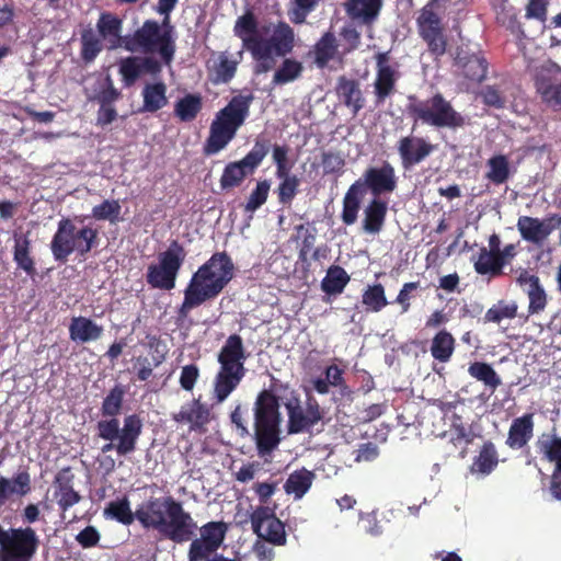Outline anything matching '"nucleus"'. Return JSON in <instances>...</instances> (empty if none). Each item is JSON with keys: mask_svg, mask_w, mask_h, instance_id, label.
Segmentation results:
<instances>
[{"mask_svg": "<svg viewBox=\"0 0 561 561\" xmlns=\"http://www.w3.org/2000/svg\"><path fill=\"white\" fill-rule=\"evenodd\" d=\"M103 334V327L85 317L72 318L69 325L70 339L75 342L87 343L99 340Z\"/></svg>", "mask_w": 561, "mask_h": 561, "instance_id": "33", "label": "nucleus"}, {"mask_svg": "<svg viewBox=\"0 0 561 561\" xmlns=\"http://www.w3.org/2000/svg\"><path fill=\"white\" fill-rule=\"evenodd\" d=\"M334 92L339 102L347 107L353 116L365 107L366 99L357 79L340 76L336 79Z\"/></svg>", "mask_w": 561, "mask_h": 561, "instance_id": "22", "label": "nucleus"}, {"mask_svg": "<svg viewBox=\"0 0 561 561\" xmlns=\"http://www.w3.org/2000/svg\"><path fill=\"white\" fill-rule=\"evenodd\" d=\"M276 178L280 180L276 190L278 203L289 206L299 191L300 180L296 174H291L290 171L276 175Z\"/></svg>", "mask_w": 561, "mask_h": 561, "instance_id": "47", "label": "nucleus"}, {"mask_svg": "<svg viewBox=\"0 0 561 561\" xmlns=\"http://www.w3.org/2000/svg\"><path fill=\"white\" fill-rule=\"evenodd\" d=\"M400 73L396 68L377 69L374 81V94L377 105L383 104L385 101L397 92V81Z\"/></svg>", "mask_w": 561, "mask_h": 561, "instance_id": "28", "label": "nucleus"}, {"mask_svg": "<svg viewBox=\"0 0 561 561\" xmlns=\"http://www.w3.org/2000/svg\"><path fill=\"white\" fill-rule=\"evenodd\" d=\"M528 299V312L530 314H537L545 310L547 306V294L540 283H536L533 288L525 289Z\"/></svg>", "mask_w": 561, "mask_h": 561, "instance_id": "59", "label": "nucleus"}, {"mask_svg": "<svg viewBox=\"0 0 561 561\" xmlns=\"http://www.w3.org/2000/svg\"><path fill=\"white\" fill-rule=\"evenodd\" d=\"M271 149V140L257 137L252 149L239 161L226 164L219 180L222 191L240 186L260 167Z\"/></svg>", "mask_w": 561, "mask_h": 561, "instance_id": "14", "label": "nucleus"}, {"mask_svg": "<svg viewBox=\"0 0 561 561\" xmlns=\"http://www.w3.org/2000/svg\"><path fill=\"white\" fill-rule=\"evenodd\" d=\"M296 230L302 237L299 259L306 261L307 254L313 249L316 242V229H309L305 225H299L296 227Z\"/></svg>", "mask_w": 561, "mask_h": 561, "instance_id": "63", "label": "nucleus"}, {"mask_svg": "<svg viewBox=\"0 0 561 561\" xmlns=\"http://www.w3.org/2000/svg\"><path fill=\"white\" fill-rule=\"evenodd\" d=\"M185 256L183 245L178 240H173L169 248L159 254V263L148 266L146 274L148 285L156 289H173Z\"/></svg>", "mask_w": 561, "mask_h": 561, "instance_id": "12", "label": "nucleus"}, {"mask_svg": "<svg viewBox=\"0 0 561 561\" xmlns=\"http://www.w3.org/2000/svg\"><path fill=\"white\" fill-rule=\"evenodd\" d=\"M548 0H528L525 8V18L545 23L548 16Z\"/></svg>", "mask_w": 561, "mask_h": 561, "instance_id": "62", "label": "nucleus"}, {"mask_svg": "<svg viewBox=\"0 0 561 561\" xmlns=\"http://www.w3.org/2000/svg\"><path fill=\"white\" fill-rule=\"evenodd\" d=\"M351 277L340 265H331L321 280V289L327 295L336 296L343 293Z\"/></svg>", "mask_w": 561, "mask_h": 561, "instance_id": "40", "label": "nucleus"}, {"mask_svg": "<svg viewBox=\"0 0 561 561\" xmlns=\"http://www.w3.org/2000/svg\"><path fill=\"white\" fill-rule=\"evenodd\" d=\"M383 5V0H346V11L353 18H360L366 23L377 19Z\"/></svg>", "mask_w": 561, "mask_h": 561, "instance_id": "39", "label": "nucleus"}, {"mask_svg": "<svg viewBox=\"0 0 561 561\" xmlns=\"http://www.w3.org/2000/svg\"><path fill=\"white\" fill-rule=\"evenodd\" d=\"M234 276V264L227 252H215L195 273L184 289V299L178 308L179 320L191 310L217 298Z\"/></svg>", "mask_w": 561, "mask_h": 561, "instance_id": "2", "label": "nucleus"}, {"mask_svg": "<svg viewBox=\"0 0 561 561\" xmlns=\"http://www.w3.org/2000/svg\"><path fill=\"white\" fill-rule=\"evenodd\" d=\"M365 194L370 191L374 198H380L382 194H390L397 188V175L393 165L385 161L380 167H369L363 176L353 183Z\"/></svg>", "mask_w": 561, "mask_h": 561, "instance_id": "18", "label": "nucleus"}, {"mask_svg": "<svg viewBox=\"0 0 561 561\" xmlns=\"http://www.w3.org/2000/svg\"><path fill=\"white\" fill-rule=\"evenodd\" d=\"M41 539L34 528L9 527L0 524V561H32Z\"/></svg>", "mask_w": 561, "mask_h": 561, "instance_id": "11", "label": "nucleus"}, {"mask_svg": "<svg viewBox=\"0 0 561 561\" xmlns=\"http://www.w3.org/2000/svg\"><path fill=\"white\" fill-rule=\"evenodd\" d=\"M363 196L364 194L358 190V186L354 184L345 193L341 218L346 226L356 222Z\"/></svg>", "mask_w": 561, "mask_h": 561, "instance_id": "43", "label": "nucleus"}, {"mask_svg": "<svg viewBox=\"0 0 561 561\" xmlns=\"http://www.w3.org/2000/svg\"><path fill=\"white\" fill-rule=\"evenodd\" d=\"M80 43L82 61L87 65L93 62L103 48L100 36L96 35L93 28L88 27L81 32Z\"/></svg>", "mask_w": 561, "mask_h": 561, "instance_id": "46", "label": "nucleus"}, {"mask_svg": "<svg viewBox=\"0 0 561 561\" xmlns=\"http://www.w3.org/2000/svg\"><path fill=\"white\" fill-rule=\"evenodd\" d=\"M434 149L435 147L426 139L412 135L403 136L397 142V151L404 170H411L423 162Z\"/></svg>", "mask_w": 561, "mask_h": 561, "instance_id": "20", "label": "nucleus"}, {"mask_svg": "<svg viewBox=\"0 0 561 561\" xmlns=\"http://www.w3.org/2000/svg\"><path fill=\"white\" fill-rule=\"evenodd\" d=\"M99 241V231L90 226L77 228L70 218H61L50 242V251L57 262L66 263L77 252L85 256Z\"/></svg>", "mask_w": 561, "mask_h": 561, "instance_id": "10", "label": "nucleus"}, {"mask_svg": "<svg viewBox=\"0 0 561 561\" xmlns=\"http://www.w3.org/2000/svg\"><path fill=\"white\" fill-rule=\"evenodd\" d=\"M455 65L469 83L479 84L486 78L489 62L481 53L469 54L460 50L455 58Z\"/></svg>", "mask_w": 561, "mask_h": 561, "instance_id": "23", "label": "nucleus"}, {"mask_svg": "<svg viewBox=\"0 0 561 561\" xmlns=\"http://www.w3.org/2000/svg\"><path fill=\"white\" fill-rule=\"evenodd\" d=\"M468 374L476 380L482 382L493 393L502 380L494 368L485 362H473L468 367Z\"/></svg>", "mask_w": 561, "mask_h": 561, "instance_id": "42", "label": "nucleus"}, {"mask_svg": "<svg viewBox=\"0 0 561 561\" xmlns=\"http://www.w3.org/2000/svg\"><path fill=\"white\" fill-rule=\"evenodd\" d=\"M440 0H430L419 12L416 27L419 36L426 44L427 51L434 59H439L447 51L448 38L442 18L435 12Z\"/></svg>", "mask_w": 561, "mask_h": 561, "instance_id": "13", "label": "nucleus"}, {"mask_svg": "<svg viewBox=\"0 0 561 561\" xmlns=\"http://www.w3.org/2000/svg\"><path fill=\"white\" fill-rule=\"evenodd\" d=\"M278 396L259 392L253 407L254 438L260 455L270 454L279 444L280 403Z\"/></svg>", "mask_w": 561, "mask_h": 561, "instance_id": "7", "label": "nucleus"}, {"mask_svg": "<svg viewBox=\"0 0 561 561\" xmlns=\"http://www.w3.org/2000/svg\"><path fill=\"white\" fill-rule=\"evenodd\" d=\"M285 408L288 415V434L310 433L324 417L323 409L311 394L306 397L305 407L300 404L298 397H294L285 403Z\"/></svg>", "mask_w": 561, "mask_h": 561, "instance_id": "15", "label": "nucleus"}, {"mask_svg": "<svg viewBox=\"0 0 561 561\" xmlns=\"http://www.w3.org/2000/svg\"><path fill=\"white\" fill-rule=\"evenodd\" d=\"M96 27L100 36L107 41L112 48H124V36L121 35L123 28L122 19L114 13L103 12L98 20Z\"/></svg>", "mask_w": 561, "mask_h": 561, "instance_id": "30", "label": "nucleus"}, {"mask_svg": "<svg viewBox=\"0 0 561 561\" xmlns=\"http://www.w3.org/2000/svg\"><path fill=\"white\" fill-rule=\"evenodd\" d=\"M31 476L26 469L16 472L12 479L1 477L0 504H4L13 494L25 496L31 492Z\"/></svg>", "mask_w": 561, "mask_h": 561, "instance_id": "31", "label": "nucleus"}, {"mask_svg": "<svg viewBox=\"0 0 561 561\" xmlns=\"http://www.w3.org/2000/svg\"><path fill=\"white\" fill-rule=\"evenodd\" d=\"M387 211V202L381 198H373L364 209V231L371 234L379 233L383 228Z\"/></svg>", "mask_w": 561, "mask_h": 561, "instance_id": "32", "label": "nucleus"}, {"mask_svg": "<svg viewBox=\"0 0 561 561\" xmlns=\"http://www.w3.org/2000/svg\"><path fill=\"white\" fill-rule=\"evenodd\" d=\"M539 451L543 454L548 461L556 463L554 468H560L561 437L552 435L548 439L539 440Z\"/></svg>", "mask_w": 561, "mask_h": 561, "instance_id": "57", "label": "nucleus"}, {"mask_svg": "<svg viewBox=\"0 0 561 561\" xmlns=\"http://www.w3.org/2000/svg\"><path fill=\"white\" fill-rule=\"evenodd\" d=\"M536 89L542 101L554 111H561V69L542 71L536 79Z\"/></svg>", "mask_w": 561, "mask_h": 561, "instance_id": "24", "label": "nucleus"}, {"mask_svg": "<svg viewBox=\"0 0 561 561\" xmlns=\"http://www.w3.org/2000/svg\"><path fill=\"white\" fill-rule=\"evenodd\" d=\"M253 101L252 92L240 93L232 96L228 104L216 113L203 148L206 156L218 153L236 137L250 114Z\"/></svg>", "mask_w": 561, "mask_h": 561, "instance_id": "5", "label": "nucleus"}, {"mask_svg": "<svg viewBox=\"0 0 561 561\" xmlns=\"http://www.w3.org/2000/svg\"><path fill=\"white\" fill-rule=\"evenodd\" d=\"M304 71L302 62L285 58L273 76V83L286 84L298 79Z\"/></svg>", "mask_w": 561, "mask_h": 561, "instance_id": "51", "label": "nucleus"}, {"mask_svg": "<svg viewBox=\"0 0 561 561\" xmlns=\"http://www.w3.org/2000/svg\"><path fill=\"white\" fill-rule=\"evenodd\" d=\"M142 420L134 413L118 419H102L95 425L96 435L106 443L102 446L103 454L114 450L118 456L125 457L136 451L138 440L142 434Z\"/></svg>", "mask_w": 561, "mask_h": 561, "instance_id": "8", "label": "nucleus"}, {"mask_svg": "<svg viewBox=\"0 0 561 561\" xmlns=\"http://www.w3.org/2000/svg\"><path fill=\"white\" fill-rule=\"evenodd\" d=\"M450 433H451L450 442L455 446H458L461 443L469 445L474 440V437H476L471 427L466 426L462 423V417L458 414L453 415Z\"/></svg>", "mask_w": 561, "mask_h": 561, "instance_id": "56", "label": "nucleus"}, {"mask_svg": "<svg viewBox=\"0 0 561 561\" xmlns=\"http://www.w3.org/2000/svg\"><path fill=\"white\" fill-rule=\"evenodd\" d=\"M153 19L146 20L133 34L124 36V49L130 53L154 54L170 66L176 51V32L171 22L165 25Z\"/></svg>", "mask_w": 561, "mask_h": 561, "instance_id": "6", "label": "nucleus"}, {"mask_svg": "<svg viewBox=\"0 0 561 561\" xmlns=\"http://www.w3.org/2000/svg\"><path fill=\"white\" fill-rule=\"evenodd\" d=\"M270 188L271 182L268 180L259 181L248 197L244 210L248 213H254L264 205L267 201Z\"/></svg>", "mask_w": 561, "mask_h": 561, "instance_id": "55", "label": "nucleus"}, {"mask_svg": "<svg viewBox=\"0 0 561 561\" xmlns=\"http://www.w3.org/2000/svg\"><path fill=\"white\" fill-rule=\"evenodd\" d=\"M362 304L367 312H379L389 302L382 284L368 285L362 295Z\"/></svg>", "mask_w": 561, "mask_h": 561, "instance_id": "49", "label": "nucleus"}, {"mask_svg": "<svg viewBox=\"0 0 561 561\" xmlns=\"http://www.w3.org/2000/svg\"><path fill=\"white\" fill-rule=\"evenodd\" d=\"M517 229L522 238L534 244H541V219L530 216H520L517 220Z\"/></svg>", "mask_w": 561, "mask_h": 561, "instance_id": "50", "label": "nucleus"}, {"mask_svg": "<svg viewBox=\"0 0 561 561\" xmlns=\"http://www.w3.org/2000/svg\"><path fill=\"white\" fill-rule=\"evenodd\" d=\"M253 533L264 541L284 546L286 543V531L283 522L275 515V506L260 505L250 515Z\"/></svg>", "mask_w": 561, "mask_h": 561, "instance_id": "17", "label": "nucleus"}, {"mask_svg": "<svg viewBox=\"0 0 561 561\" xmlns=\"http://www.w3.org/2000/svg\"><path fill=\"white\" fill-rule=\"evenodd\" d=\"M199 377V368L195 364L182 367L180 375V385L186 391H192Z\"/></svg>", "mask_w": 561, "mask_h": 561, "instance_id": "64", "label": "nucleus"}, {"mask_svg": "<svg viewBox=\"0 0 561 561\" xmlns=\"http://www.w3.org/2000/svg\"><path fill=\"white\" fill-rule=\"evenodd\" d=\"M125 397V389L122 385H115L103 399L101 415L103 419H118Z\"/></svg>", "mask_w": 561, "mask_h": 561, "instance_id": "48", "label": "nucleus"}, {"mask_svg": "<svg viewBox=\"0 0 561 561\" xmlns=\"http://www.w3.org/2000/svg\"><path fill=\"white\" fill-rule=\"evenodd\" d=\"M337 41L332 32H325L314 45V64L325 68L337 54Z\"/></svg>", "mask_w": 561, "mask_h": 561, "instance_id": "41", "label": "nucleus"}, {"mask_svg": "<svg viewBox=\"0 0 561 561\" xmlns=\"http://www.w3.org/2000/svg\"><path fill=\"white\" fill-rule=\"evenodd\" d=\"M534 414L525 413L513 420L505 444L512 449L525 447L534 436Z\"/></svg>", "mask_w": 561, "mask_h": 561, "instance_id": "27", "label": "nucleus"}, {"mask_svg": "<svg viewBox=\"0 0 561 561\" xmlns=\"http://www.w3.org/2000/svg\"><path fill=\"white\" fill-rule=\"evenodd\" d=\"M499 463V454L495 445L491 440L483 443L479 455L474 457L470 471L472 473L490 474Z\"/></svg>", "mask_w": 561, "mask_h": 561, "instance_id": "37", "label": "nucleus"}, {"mask_svg": "<svg viewBox=\"0 0 561 561\" xmlns=\"http://www.w3.org/2000/svg\"><path fill=\"white\" fill-rule=\"evenodd\" d=\"M456 340L446 329L439 330L431 341V355L439 363H448L455 352Z\"/></svg>", "mask_w": 561, "mask_h": 561, "instance_id": "35", "label": "nucleus"}, {"mask_svg": "<svg viewBox=\"0 0 561 561\" xmlns=\"http://www.w3.org/2000/svg\"><path fill=\"white\" fill-rule=\"evenodd\" d=\"M167 84L163 81L146 83L141 91L140 113H156L168 104Z\"/></svg>", "mask_w": 561, "mask_h": 561, "instance_id": "29", "label": "nucleus"}, {"mask_svg": "<svg viewBox=\"0 0 561 561\" xmlns=\"http://www.w3.org/2000/svg\"><path fill=\"white\" fill-rule=\"evenodd\" d=\"M73 479L70 467L62 468L55 477V496L61 512L68 511L81 501V495L73 489Z\"/></svg>", "mask_w": 561, "mask_h": 561, "instance_id": "26", "label": "nucleus"}, {"mask_svg": "<svg viewBox=\"0 0 561 561\" xmlns=\"http://www.w3.org/2000/svg\"><path fill=\"white\" fill-rule=\"evenodd\" d=\"M517 304L499 300L495 305L488 309L484 314V322L500 323L504 319H514L517 316Z\"/></svg>", "mask_w": 561, "mask_h": 561, "instance_id": "53", "label": "nucleus"}, {"mask_svg": "<svg viewBox=\"0 0 561 561\" xmlns=\"http://www.w3.org/2000/svg\"><path fill=\"white\" fill-rule=\"evenodd\" d=\"M122 98V92L114 87L111 76H106L101 90L94 95L93 100L99 105L114 106V103Z\"/></svg>", "mask_w": 561, "mask_h": 561, "instance_id": "58", "label": "nucleus"}, {"mask_svg": "<svg viewBox=\"0 0 561 561\" xmlns=\"http://www.w3.org/2000/svg\"><path fill=\"white\" fill-rule=\"evenodd\" d=\"M151 505V496L142 502L135 512L130 508V502L127 496H123L122 499L111 501L104 508V516L106 518H112L123 525L129 526L134 523L135 519L139 522L141 525V516L146 515V511L149 510Z\"/></svg>", "mask_w": 561, "mask_h": 561, "instance_id": "25", "label": "nucleus"}, {"mask_svg": "<svg viewBox=\"0 0 561 561\" xmlns=\"http://www.w3.org/2000/svg\"><path fill=\"white\" fill-rule=\"evenodd\" d=\"M238 64L239 61L230 59L227 53H221L218 58V64L214 67L211 81L215 84L230 82L236 76Z\"/></svg>", "mask_w": 561, "mask_h": 561, "instance_id": "52", "label": "nucleus"}, {"mask_svg": "<svg viewBox=\"0 0 561 561\" xmlns=\"http://www.w3.org/2000/svg\"><path fill=\"white\" fill-rule=\"evenodd\" d=\"M408 101L407 112L414 124L421 122L437 129H458L466 125L465 116L440 92L423 101L410 95Z\"/></svg>", "mask_w": 561, "mask_h": 561, "instance_id": "9", "label": "nucleus"}, {"mask_svg": "<svg viewBox=\"0 0 561 561\" xmlns=\"http://www.w3.org/2000/svg\"><path fill=\"white\" fill-rule=\"evenodd\" d=\"M121 209L118 199H104L92 208V217L95 220H107L115 225L121 220Z\"/></svg>", "mask_w": 561, "mask_h": 561, "instance_id": "54", "label": "nucleus"}, {"mask_svg": "<svg viewBox=\"0 0 561 561\" xmlns=\"http://www.w3.org/2000/svg\"><path fill=\"white\" fill-rule=\"evenodd\" d=\"M172 420L179 424H188L191 431L204 432L211 420V412L209 407L197 398L183 404L178 413H173Z\"/></svg>", "mask_w": 561, "mask_h": 561, "instance_id": "21", "label": "nucleus"}, {"mask_svg": "<svg viewBox=\"0 0 561 561\" xmlns=\"http://www.w3.org/2000/svg\"><path fill=\"white\" fill-rule=\"evenodd\" d=\"M271 31L270 25L260 26L255 13L248 9L240 15L233 25V34L242 42V47L248 50L256 61V72H267L274 65V57H285L295 47L294 28L286 22L279 21L274 27L270 38L263 35Z\"/></svg>", "mask_w": 561, "mask_h": 561, "instance_id": "1", "label": "nucleus"}, {"mask_svg": "<svg viewBox=\"0 0 561 561\" xmlns=\"http://www.w3.org/2000/svg\"><path fill=\"white\" fill-rule=\"evenodd\" d=\"M314 473L306 468L291 472L285 484L284 490L287 494H294L296 500H300L311 488Z\"/></svg>", "mask_w": 561, "mask_h": 561, "instance_id": "38", "label": "nucleus"}, {"mask_svg": "<svg viewBox=\"0 0 561 561\" xmlns=\"http://www.w3.org/2000/svg\"><path fill=\"white\" fill-rule=\"evenodd\" d=\"M203 108V96L199 93H187L174 104V116L181 122H193Z\"/></svg>", "mask_w": 561, "mask_h": 561, "instance_id": "36", "label": "nucleus"}, {"mask_svg": "<svg viewBox=\"0 0 561 561\" xmlns=\"http://www.w3.org/2000/svg\"><path fill=\"white\" fill-rule=\"evenodd\" d=\"M486 165L489 168L485 179L494 185H502L507 182L511 176L510 161L504 154H495L491 157Z\"/></svg>", "mask_w": 561, "mask_h": 561, "instance_id": "44", "label": "nucleus"}, {"mask_svg": "<svg viewBox=\"0 0 561 561\" xmlns=\"http://www.w3.org/2000/svg\"><path fill=\"white\" fill-rule=\"evenodd\" d=\"M289 147L287 145L274 144L272 147V159L276 165L275 175H280L285 172H289L293 168V163L288 160Z\"/></svg>", "mask_w": 561, "mask_h": 561, "instance_id": "60", "label": "nucleus"}, {"mask_svg": "<svg viewBox=\"0 0 561 561\" xmlns=\"http://www.w3.org/2000/svg\"><path fill=\"white\" fill-rule=\"evenodd\" d=\"M474 271L480 275H490L496 277L502 274L503 262L493 252H488L485 247H482L479 251L478 259L473 263Z\"/></svg>", "mask_w": 561, "mask_h": 561, "instance_id": "45", "label": "nucleus"}, {"mask_svg": "<svg viewBox=\"0 0 561 561\" xmlns=\"http://www.w3.org/2000/svg\"><path fill=\"white\" fill-rule=\"evenodd\" d=\"M199 537H194L187 551L188 561H203L215 554L225 541L228 525L224 520H213L197 529Z\"/></svg>", "mask_w": 561, "mask_h": 561, "instance_id": "16", "label": "nucleus"}, {"mask_svg": "<svg viewBox=\"0 0 561 561\" xmlns=\"http://www.w3.org/2000/svg\"><path fill=\"white\" fill-rule=\"evenodd\" d=\"M141 516V527L157 531L174 543L192 541L198 529L197 522L173 496H151V505Z\"/></svg>", "mask_w": 561, "mask_h": 561, "instance_id": "3", "label": "nucleus"}, {"mask_svg": "<svg viewBox=\"0 0 561 561\" xmlns=\"http://www.w3.org/2000/svg\"><path fill=\"white\" fill-rule=\"evenodd\" d=\"M345 160L337 152L327 151L322 153V167L324 174L341 175L344 171Z\"/></svg>", "mask_w": 561, "mask_h": 561, "instance_id": "61", "label": "nucleus"}, {"mask_svg": "<svg viewBox=\"0 0 561 561\" xmlns=\"http://www.w3.org/2000/svg\"><path fill=\"white\" fill-rule=\"evenodd\" d=\"M243 339L230 334L217 354L219 368L213 381V400L220 404L237 390L247 375L245 362L249 358Z\"/></svg>", "mask_w": 561, "mask_h": 561, "instance_id": "4", "label": "nucleus"}, {"mask_svg": "<svg viewBox=\"0 0 561 561\" xmlns=\"http://www.w3.org/2000/svg\"><path fill=\"white\" fill-rule=\"evenodd\" d=\"M162 71V62L152 56H128L118 64V72L125 87H131L144 75L158 76Z\"/></svg>", "mask_w": 561, "mask_h": 561, "instance_id": "19", "label": "nucleus"}, {"mask_svg": "<svg viewBox=\"0 0 561 561\" xmlns=\"http://www.w3.org/2000/svg\"><path fill=\"white\" fill-rule=\"evenodd\" d=\"M32 242L27 234H15L13 247V260L18 268L33 277L36 274L35 261L31 255Z\"/></svg>", "mask_w": 561, "mask_h": 561, "instance_id": "34", "label": "nucleus"}]
</instances>
